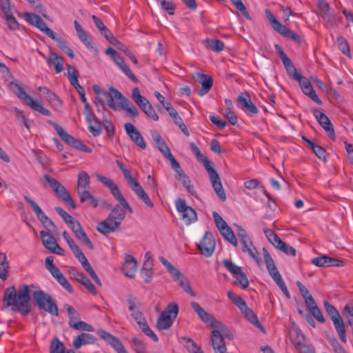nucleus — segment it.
I'll use <instances>...</instances> for the list:
<instances>
[{
  "instance_id": "obj_1",
  "label": "nucleus",
  "mask_w": 353,
  "mask_h": 353,
  "mask_svg": "<svg viewBox=\"0 0 353 353\" xmlns=\"http://www.w3.org/2000/svg\"><path fill=\"white\" fill-rule=\"evenodd\" d=\"M34 287V285L23 284L17 290L14 286L7 288L3 298L5 306L23 315L28 314L31 311L30 288Z\"/></svg>"
},
{
  "instance_id": "obj_2",
  "label": "nucleus",
  "mask_w": 353,
  "mask_h": 353,
  "mask_svg": "<svg viewBox=\"0 0 353 353\" xmlns=\"http://www.w3.org/2000/svg\"><path fill=\"white\" fill-rule=\"evenodd\" d=\"M125 217V211L119 205H117L106 219L98 224L97 229L101 234H110L119 228Z\"/></svg>"
},
{
  "instance_id": "obj_3",
  "label": "nucleus",
  "mask_w": 353,
  "mask_h": 353,
  "mask_svg": "<svg viewBox=\"0 0 353 353\" xmlns=\"http://www.w3.org/2000/svg\"><path fill=\"white\" fill-rule=\"evenodd\" d=\"M92 90L95 94L94 103L99 110L100 108H104L105 102L113 110H117L118 104L116 99H121V94L115 88L110 87L108 92L101 89L99 85L95 84L92 86Z\"/></svg>"
},
{
  "instance_id": "obj_4",
  "label": "nucleus",
  "mask_w": 353,
  "mask_h": 353,
  "mask_svg": "<svg viewBox=\"0 0 353 353\" xmlns=\"http://www.w3.org/2000/svg\"><path fill=\"white\" fill-rule=\"evenodd\" d=\"M9 88L20 99H21L26 105L30 106L33 110L39 112V113L46 116H50L51 114L50 110L43 107L41 101H34L23 90L17 81L10 82Z\"/></svg>"
},
{
  "instance_id": "obj_5",
  "label": "nucleus",
  "mask_w": 353,
  "mask_h": 353,
  "mask_svg": "<svg viewBox=\"0 0 353 353\" xmlns=\"http://www.w3.org/2000/svg\"><path fill=\"white\" fill-rule=\"evenodd\" d=\"M117 164L121 170L130 188L148 207L152 208L154 207L153 202L151 201L139 181L134 179L130 171L128 170L119 161H117Z\"/></svg>"
},
{
  "instance_id": "obj_6",
  "label": "nucleus",
  "mask_w": 353,
  "mask_h": 353,
  "mask_svg": "<svg viewBox=\"0 0 353 353\" xmlns=\"http://www.w3.org/2000/svg\"><path fill=\"white\" fill-rule=\"evenodd\" d=\"M32 297L39 310H43L52 316H58L59 315L57 302L49 294L43 290H35L32 293Z\"/></svg>"
},
{
  "instance_id": "obj_7",
  "label": "nucleus",
  "mask_w": 353,
  "mask_h": 353,
  "mask_svg": "<svg viewBox=\"0 0 353 353\" xmlns=\"http://www.w3.org/2000/svg\"><path fill=\"white\" fill-rule=\"evenodd\" d=\"M264 261L266 265L267 270L269 274L276 283L278 287L281 289L285 296L288 298H290V295L288 288L282 279L281 274L279 273L274 261L266 248H263Z\"/></svg>"
},
{
  "instance_id": "obj_8",
  "label": "nucleus",
  "mask_w": 353,
  "mask_h": 353,
  "mask_svg": "<svg viewBox=\"0 0 353 353\" xmlns=\"http://www.w3.org/2000/svg\"><path fill=\"white\" fill-rule=\"evenodd\" d=\"M159 261L166 268L168 272L172 276L173 280L176 281L183 290L192 296H195L196 294L192 290L190 284L188 279L178 270L171 263H170L163 256L159 257Z\"/></svg>"
},
{
  "instance_id": "obj_9",
  "label": "nucleus",
  "mask_w": 353,
  "mask_h": 353,
  "mask_svg": "<svg viewBox=\"0 0 353 353\" xmlns=\"http://www.w3.org/2000/svg\"><path fill=\"white\" fill-rule=\"evenodd\" d=\"M179 313V307L176 303H169L157 319L156 326L159 330L170 328Z\"/></svg>"
},
{
  "instance_id": "obj_10",
  "label": "nucleus",
  "mask_w": 353,
  "mask_h": 353,
  "mask_svg": "<svg viewBox=\"0 0 353 353\" xmlns=\"http://www.w3.org/2000/svg\"><path fill=\"white\" fill-rule=\"evenodd\" d=\"M288 74L292 79L299 82V86L302 92L305 95H307L316 103L319 105H321L322 103L321 100L316 94V92L313 89L310 81L307 78H306L305 77H303L301 74H299L296 68Z\"/></svg>"
},
{
  "instance_id": "obj_11",
  "label": "nucleus",
  "mask_w": 353,
  "mask_h": 353,
  "mask_svg": "<svg viewBox=\"0 0 353 353\" xmlns=\"http://www.w3.org/2000/svg\"><path fill=\"white\" fill-rule=\"evenodd\" d=\"M43 179L56 194L60 197L66 205L70 206L72 209H75L76 205L64 185L48 174H45Z\"/></svg>"
},
{
  "instance_id": "obj_12",
  "label": "nucleus",
  "mask_w": 353,
  "mask_h": 353,
  "mask_svg": "<svg viewBox=\"0 0 353 353\" xmlns=\"http://www.w3.org/2000/svg\"><path fill=\"white\" fill-rule=\"evenodd\" d=\"M265 14L272 28L275 31L280 33L283 37L296 41V43L301 42L300 37L296 32L287 28L280 23L270 10L266 9L265 10Z\"/></svg>"
},
{
  "instance_id": "obj_13",
  "label": "nucleus",
  "mask_w": 353,
  "mask_h": 353,
  "mask_svg": "<svg viewBox=\"0 0 353 353\" xmlns=\"http://www.w3.org/2000/svg\"><path fill=\"white\" fill-rule=\"evenodd\" d=\"M263 232L269 242L275 248L284 252L287 255L293 256H296V249L292 246L288 245L287 243L283 241L273 230L268 228H264Z\"/></svg>"
},
{
  "instance_id": "obj_14",
  "label": "nucleus",
  "mask_w": 353,
  "mask_h": 353,
  "mask_svg": "<svg viewBox=\"0 0 353 353\" xmlns=\"http://www.w3.org/2000/svg\"><path fill=\"white\" fill-rule=\"evenodd\" d=\"M223 328L212 327L214 330L211 332V341L215 353L226 350L225 343L223 339V335L232 338V334L230 332L226 326L223 324Z\"/></svg>"
},
{
  "instance_id": "obj_15",
  "label": "nucleus",
  "mask_w": 353,
  "mask_h": 353,
  "mask_svg": "<svg viewBox=\"0 0 353 353\" xmlns=\"http://www.w3.org/2000/svg\"><path fill=\"white\" fill-rule=\"evenodd\" d=\"M212 216L214 218V221L215 224L219 229L221 235L224 237L225 240L230 242L232 245L236 247L238 245V241L236 238L232 230V229L228 226V223L225 221V220L219 215V214L216 212H213Z\"/></svg>"
},
{
  "instance_id": "obj_16",
  "label": "nucleus",
  "mask_w": 353,
  "mask_h": 353,
  "mask_svg": "<svg viewBox=\"0 0 353 353\" xmlns=\"http://www.w3.org/2000/svg\"><path fill=\"white\" fill-rule=\"evenodd\" d=\"M175 207L177 212L181 214L183 221L186 225H190L197 219L196 211L188 205L186 201L183 199H177L175 201Z\"/></svg>"
},
{
  "instance_id": "obj_17",
  "label": "nucleus",
  "mask_w": 353,
  "mask_h": 353,
  "mask_svg": "<svg viewBox=\"0 0 353 353\" xmlns=\"http://www.w3.org/2000/svg\"><path fill=\"white\" fill-rule=\"evenodd\" d=\"M52 256H48L45 260L46 269L50 272L57 281L68 292H72L73 289L60 270L54 264Z\"/></svg>"
},
{
  "instance_id": "obj_18",
  "label": "nucleus",
  "mask_w": 353,
  "mask_h": 353,
  "mask_svg": "<svg viewBox=\"0 0 353 353\" xmlns=\"http://www.w3.org/2000/svg\"><path fill=\"white\" fill-rule=\"evenodd\" d=\"M205 169L209 174L210 182L216 195L222 201H225L227 196L218 173L211 166L210 163H207Z\"/></svg>"
},
{
  "instance_id": "obj_19",
  "label": "nucleus",
  "mask_w": 353,
  "mask_h": 353,
  "mask_svg": "<svg viewBox=\"0 0 353 353\" xmlns=\"http://www.w3.org/2000/svg\"><path fill=\"white\" fill-rule=\"evenodd\" d=\"M191 307L196 313L199 317L211 327L223 328V324L216 320L212 314L206 312L197 302L192 301Z\"/></svg>"
},
{
  "instance_id": "obj_20",
  "label": "nucleus",
  "mask_w": 353,
  "mask_h": 353,
  "mask_svg": "<svg viewBox=\"0 0 353 353\" xmlns=\"http://www.w3.org/2000/svg\"><path fill=\"white\" fill-rule=\"evenodd\" d=\"M23 17L28 23L38 28L50 38L54 37V32L48 27L46 22L39 15L32 12H23Z\"/></svg>"
},
{
  "instance_id": "obj_21",
  "label": "nucleus",
  "mask_w": 353,
  "mask_h": 353,
  "mask_svg": "<svg viewBox=\"0 0 353 353\" xmlns=\"http://www.w3.org/2000/svg\"><path fill=\"white\" fill-rule=\"evenodd\" d=\"M24 199L32 207L35 215L44 228L49 231H50V228H56L54 223L45 214L39 205L32 199L28 196H24Z\"/></svg>"
},
{
  "instance_id": "obj_22",
  "label": "nucleus",
  "mask_w": 353,
  "mask_h": 353,
  "mask_svg": "<svg viewBox=\"0 0 353 353\" xmlns=\"http://www.w3.org/2000/svg\"><path fill=\"white\" fill-rule=\"evenodd\" d=\"M215 245L216 243L212 234L207 231L201 241L198 243L197 247L201 254L210 257L214 251Z\"/></svg>"
},
{
  "instance_id": "obj_23",
  "label": "nucleus",
  "mask_w": 353,
  "mask_h": 353,
  "mask_svg": "<svg viewBox=\"0 0 353 353\" xmlns=\"http://www.w3.org/2000/svg\"><path fill=\"white\" fill-rule=\"evenodd\" d=\"M317 6L320 14L325 22L330 26H336L337 21L334 11L330 10V7L325 0H317Z\"/></svg>"
},
{
  "instance_id": "obj_24",
  "label": "nucleus",
  "mask_w": 353,
  "mask_h": 353,
  "mask_svg": "<svg viewBox=\"0 0 353 353\" xmlns=\"http://www.w3.org/2000/svg\"><path fill=\"white\" fill-rule=\"evenodd\" d=\"M40 236L42 243L46 249L58 255H64V250L59 245L54 236L49 232L41 231Z\"/></svg>"
},
{
  "instance_id": "obj_25",
  "label": "nucleus",
  "mask_w": 353,
  "mask_h": 353,
  "mask_svg": "<svg viewBox=\"0 0 353 353\" xmlns=\"http://www.w3.org/2000/svg\"><path fill=\"white\" fill-rule=\"evenodd\" d=\"M99 336L107 342L117 353H128L121 341L110 333L103 330L97 331Z\"/></svg>"
},
{
  "instance_id": "obj_26",
  "label": "nucleus",
  "mask_w": 353,
  "mask_h": 353,
  "mask_svg": "<svg viewBox=\"0 0 353 353\" xmlns=\"http://www.w3.org/2000/svg\"><path fill=\"white\" fill-rule=\"evenodd\" d=\"M124 128L126 134L137 146L139 147L142 150H145L146 148L147 145L143 137L133 124L126 123L124 124Z\"/></svg>"
},
{
  "instance_id": "obj_27",
  "label": "nucleus",
  "mask_w": 353,
  "mask_h": 353,
  "mask_svg": "<svg viewBox=\"0 0 353 353\" xmlns=\"http://www.w3.org/2000/svg\"><path fill=\"white\" fill-rule=\"evenodd\" d=\"M68 225L78 239L81 241L90 250L94 249L93 244L89 239L88 236H87L86 233L83 230L82 226L81 225L78 220L74 219Z\"/></svg>"
},
{
  "instance_id": "obj_28",
  "label": "nucleus",
  "mask_w": 353,
  "mask_h": 353,
  "mask_svg": "<svg viewBox=\"0 0 353 353\" xmlns=\"http://www.w3.org/2000/svg\"><path fill=\"white\" fill-rule=\"evenodd\" d=\"M150 134L153 142L159 150L163 154L165 158L170 160L174 157L170 150L159 133L156 130H152Z\"/></svg>"
},
{
  "instance_id": "obj_29",
  "label": "nucleus",
  "mask_w": 353,
  "mask_h": 353,
  "mask_svg": "<svg viewBox=\"0 0 353 353\" xmlns=\"http://www.w3.org/2000/svg\"><path fill=\"white\" fill-rule=\"evenodd\" d=\"M241 108L248 115H254L258 113V108L252 102L250 94L248 92L241 93L237 98Z\"/></svg>"
},
{
  "instance_id": "obj_30",
  "label": "nucleus",
  "mask_w": 353,
  "mask_h": 353,
  "mask_svg": "<svg viewBox=\"0 0 353 353\" xmlns=\"http://www.w3.org/2000/svg\"><path fill=\"white\" fill-rule=\"evenodd\" d=\"M312 263L318 267H342L345 265L343 261L327 255L315 257L312 259Z\"/></svg>"
},
{
  "instance_id": "obj_31",
  "label": "nucleus",
  "mask_w": 353,
  "mask_h": 353,
  "mask_svg": "<svg viewBox=\"0 0 353 353\" xmlns=\"http://www.w3.org/2000/svg\"><path fill=\"white\" fill-rule=\"evenodd\" d=\"M137 269V261L136 259L130 254H125L124 263L122 266L123 274L129 277L133 278Z\"/></svg>"
},
{
  "instance_id": "obj_32",
  "label": "nucleus",
  "mask_w": 353,
  "mask_h": 353,
  "mask_svg": "<svg viewBox=\"0 0 353 353\" xmlns=\"http://www.w3.org/2000/svg\"><path fill=\"white\" fill-rule=\"evenodd\" d=\"M48 123L54 128L57 133L63 141H64L70 146L74 148L75 143H77V139H75L72 135L69 134L61 126H60L56 122L51 120H48Z\"/></svg>"
},
{
  "instance_id": "obj_33",
  "label": "nucleus",
  "mask_w": 353,
  "mask_h": 353,
  "mask_svg": "<svg viewBox=\"0 0 353 353\" xmlns=\"http://www.w3.org/2000/svg\"><path fill=\"white\" fill-rule=\"evenodd\" d=\"M314 116L316 118L319 124L323 127V128L325 130L327 135L333 138L335 135L334 128L332 124L331 123L329 118L322 112L319 110H316L314 112Z\"/></svg>"
},
{
  "instance_id": "obj_34",
  "label": "nucleus",
  "mask_w": 353,
  "mask_h": 353,
  "mask_svg": "<svg viewBox=\"0 0 353 353\" xmlns=\"http://www.w3.org/2000/svg\"><path fill=\"white\" fill-rule=\"evenodd\" d=\"M243 248L242 251L244 253L248 254V255L254 259L258 264L261 262V259L259 256L256 248L254 246L253 243L250 238L240 241Z\"/></svg>"
},
{
  "instance_id": "obj_35",
  "label": "nucleus",
  "mask_w": 353,
  "mask_h": 353,
  "mask_svg": "<svg viewBox=\"0 0 353 353\" xmlns=\"http://www.w3.org/2000/svg\"><path fill=\"white\" fill-rule=\"evenodd\" d=\"M196 79L202 86L201 89L198 91V94L200 97H203V95L206 94L211 89L213 84L212 78L207 74L197 73Z\"/></svg>"
},
{
  "instance_id": "obj_36",
  "label": "nucleus",
  "mask_w": 353,
  "mask_h": 353,
  "mask_svg": "<svg viewBox=\"0 0 353 353\" xmlns=\"http://www.w3.org/2000/svg\"><path fill=\"white\" fill-rule=\"evenodd\" d=\"M110 191L111 192L113 196L119 202V205L122 209L124 210H126L129 212L132 213L133 210L129 205V203L127 202V201L125 199L123 196L122 195L119 187L117 185L114 183L110 188Z\"/></svg>"
},
{
  "instance_id": "obj_37",
  "label": "nucleus",
  "mask_w": 353,
  "mask_h": 353,
  "mask_svg": "<svg viewBox=\"0 0 353 353\" xmlns=\"http://www.w3.org/2000/svg\"><path fill=\"white\" fill-rule=\"evenodd\" d=\"M238 308L241 310V312L244 314L245 318L250 323L257 326L258 327H261V329H263V327L260 324L257 316L254 314L253 311L248 306L245 301L238 307Z\"/></svg>"
},
{
  "instance_id": "obj_38",
  "label": "nucleus",
  "mask_w": 353,
  "mask_h": 353,
  "mask_svg": "<svg viewBox=\"0 0 353 353\" xmlns=\"http://www.w3.org/2000/svg\"><path fill=\"white\" fill-rule=\"evenodd\" d=\"M97 339L92 334L88 333H81L73 341V346L76 349L80 348L83 345L94 344Z\"/></svg>"
},
{
  "instance_id": "obj_39",
  "label": "nucleus",
  "mask_w": 353,
  "mask_h": 353,
  "mask_svg": "<svg viewBox=\"0 0 353 353\" xmlns=\"http://www.w3.org/2000/svg\"><path fill=\"white\" fill-rule=\"evenodd\" d=\"M74 26L80 40L86 46L87 48H92L93 46L92 39L77 20L74 21Z\"/></svg>"
},
{
  "instance_id": "obj_40",
  "label": "nucleus",
  "mask_w": 353,
  "mask_h": 353,
  "mask_svg": "<svg viewBox=\"0 0 353 353\" xmlns=\"http://www.w3.org/2000/svg\"><path fill=\"white\" fill-rule=\"evenodd\" d=\"M48 63H51L54 66L56 73L59 74L63 71V58L59 56L56 52L50 50L47 59Z\"/></svg>"
},
{
  "instance_id": "obj_41",
  "label": "nucleus",
  "mask_w": 353,
  "mask_h": 353,
  "mask_svg": "<svg viewBox=\"0 0 353 353\" xmlns=\"http://www.w3.org/2000/svg\"><path fill=\"white\" fill-rule=\"evenodd\" d=\"M115 64L120 68V70L132 81L137 82L138 81L136 76L131 72L128 66L125 63L123 58L119 55L114 60Z\"/></svg>"
},
{
  "instance_id": "obj_42",
  "label": "nucleus",
  "mask_w": 353,
  "mask_h": 353,
  "mask_svg": "<svg viewBox=\"0 0 353 353\" xmlns=\"http://www.w3.org/2000/svg\"><path fill=\"white\" fill-rule=\"evenodd\" d=\"M77 194L79 196L80 201L81 203L87 202L88 205L92 206L93 208H97L98 206V199L94 196L87 190H83V191H79V193Z\"/></svg>"
},
{
  "instance_id": "obj_43",
  "label": "nucleus",
  "mask_w": 353,
  "mask_h": 353,
  "mask_svg": "<svg viewBox=\"0 0 353 353\" xmlns=\"http://www.w3.org/2000/svg\"><path fill=\"white\" fill-rule=\"evenodd\" d=\"M90 186V176L85 171H80L77 179V193L83 191Z\"/></svg>"
},
{
  "instance_id": "obj_44",
  "label": "nucleus",
  "mask_w": 353,
  "mask_h": 353,
  "mask_svg": "<svg viewBox=\"0 0 353 353\" xmlns=\"http://www.w3.org/2000/svg\"><path fill=\"white\" fill-rule=\"evenodd\" d=\"M275 48L279 54L280 58L282 60L283 64L287 71V73L289 74L290 72H292L296 68L294 67V65L292 63V62L291 61V60L288 58V57L285 54V53L281 50V47L278 44H276L275 46Z\"/></svg>"
},
{
  "instance_id": "obj_45",
  "label": "nucleus",
  "mask_w": 353,
  "mask_h": 353,
  "mask_svg": "<svg viewBox=\"0 0 353 353\" xmlns=\"http://www.w3.org/2000/svg\"><path fill=\"white\" fill-rule=\"evenodd\" d=\"M132 97L134 102L142 110L144 107L147 106L150 102L149 101L140 94L138 88H134L132 91Z\"/></svg>"
},
{
  "instance_id": "obj_46",
  "label": "nucleus",
  "mask_w": 353,
  "mask_h": 353,
  "mask_svg": "<svg viewBox=\"0 0 353 353\" xmlns=\"http://www.w3.org/2000/svg\"><path fill=\"white\" fill-rule=\"evenodd\" d=\"M141 275L145 283H149L151 282L153 275V265H151L150 261L143 264V267L141 270Z\"/></svg>"
},
{
  "instance_id": "obj_47",
  "label": "nucleus",
  "mask_w": 353,
  "mask_h": 353,
  "mask_svg": "<svg viewBox=\"0 0 353 353\" xmlns=\"http://www.w3.org/2000/svg\"><path fill=\"white\" fill-rule=\"evenodd\" d=\"M304 139L308 143V145L318 158L320 159L325 160L327 157V152L323 148L314 144L312 141L307 139L304 138Z\"/></svg>"
},
{
  "instance_id": "obj_48",
  "label": "nucleus",
  "mask_w": 353,
  "mask_h": 353,
  "mask_svg": "<svg viewBox=\"0 0 353 353\" xmlns=\"http://www.w3.org/2000/svg\"><path fill=\"white\" fill-rule=\"evenodd\" d=\"M205 46L208 49L217 52H221L225 48L223 42L218 39H206Z\"/></svg>"
},
{
  "instance_id": "obj_49",
  "label": "nucleus",
  "mask_w": 353,
  "mask_h": 353,
  "mask_svg": "<svg viewBox=\"0 0 353 353\" xmlns=\"http://www.w3.org/2000/svg\"><path fill=\"white\" fill-rule=\"evenodd\" d=\"M323 305L333 323L341 319V316L335 307L331 305L327 301H324Z\"/></svg>"
},
{
  "instance_id": "obj_50",
  "label": "nucleus",
  "mask_w": 353,
  "mask_h": 353,
  "mask_svg": "<svg viewBox=\"0 0 353 353\" xmlns=\"http://www.w3.org/2000/svg\"><path fill=\"white\" fill-rule=\"evenodd\" d=\"M336 43L341 52L349 58H351L350 46L347 39L343 36H339L336 38Z\"/></svg>"
},
{
  "instance_id": "obj_51",
  "label": "nucleus",
  "mask_w": 353,
  "mask_h": 353,
  "mask_svg": "<svg viewBox=\"0 0 353 353\" xmlns=\"http://www.w3.org/2000/svg\"><path fill=\"white\" fill-rule=\"evenodd\" d=\"M81 264L82 265L83 268L89 273L90 276L92 278V279L94 281V282L99 286L102 285V283L101 282L100 279L97 276V274L95 273V272L93 270L92 268L91 267L90 264L89 263L87 258L84 259L81 261H80Z\"/></svg>"
},
{
  "instance_id": "obj_52",
  "label": "nucleus",
  "mask_w": 353,
  "mask_h": 353,
  "mask_svg": "<svg viewBox=\"0 0 353 353\" xmlns=\"http://www.w3.org/2000/svg\"><path fill=\"white\" fill-rule=\"evenodd\" d=\"M68 323L71 327L76 330L94 331V327L91 325L82 321H76L74 323H71V321H68Z\"/></svg>"
},
{
  "instance_id": "obj_53",
  "label": "nucleus",
  "mask_w": 353,
  "mask_h": 353,
  "mask_svg": "<svg viewBox=\"0 0 353 353\" xmlns=\"http://www.w3.org/2000/svg\"><path fill=\"white\" fill-rule=\"evenodd\" d=\"M336 331L341 339V341L346 343H347V336H346V330L345 328V325L342 319L335 322L333 323Z\"/></svg>"
},
{
  "instance_id": "obj_54",
  "label": "nucleus",
  "mask_w": 353,
  "mask_h": 353,
  "mask_svg": "<svg viewBox=\"0 0 353 353\" xmlns=\"http://www.w3.org/2000/svg\"><path fill=\"white\" fill-rule=\"evenodd\" d=\"M0 261H1L0 267V278L5 281L8 277V261L5 254L0 253Z\"/></svg>"
},
{
  "instance_id": "obj_55",
  "label": "nucleus",
  "mask_w": 353,
  "mask_h": 353,
  "mask_svg": "<svg viewBox=\"0 0 353 353\" xmlns=\"http://www.w3.org/2000/svg\"><path fill=\"white\" fill-rule=\"evenodd\" d=\"M185 342V347L191 353H204L203 350L190 338L183 337L181 339Z\"/></svg>"
},
{
  "instance_id": "obj_56",
  "label": "nucleus",
  "mask_w": 353,
  "mask_h": 353,
  "mask_svg": "<svg viewBox=\"0 0 353 353\" xmlns=\"http://www.w3.org/2000/svg\"><path fill=\"white\" fill-rule=\"evenodd\" d=\"M67 244L68 245L69 248L73 252L74 255L76 256V258L79 260V262L86 258L84 254L82 252V251L80 250L79 246L75 243L74 241L72 239L68 241Z\"/></svg>"
},
{
  "instance_id": "obj_57",
  "label": "nucleus",
  "mask_w": 353,
  "mask_h": 353,
  "mask_svg": "<svg viewBox=\"0 0 353 353\" xmlns=\"http://www.w3.org/2000/svg\"><path fill=\"white\" fill-rule=\"evenodd\" d=\"M128 310L130 312H134L140 309L141 303L137 297L131 294L126 296Z\"/></svg>"
},
{
  "instance_id": "obj_58",
  "label": "nucleus",
  "mask_w": 353,
  "mask_h": 353,
  "mask_svg": "<svg viewBox=\"0 0 353 353\" xmlns=\"http://www.w3.org/2000/svg\"><path fill=\"white\" fill-rule=\"evenodd\" d=\"M3 14L6 25L8 26V28L13 31L18 30L19 28V24L15 17H13L12 13L10 12L8 14L6 13Z\"/></svg>"
},
{
  "instance_id": "obj_59",
  "label": "nucleus",
  "mask_w": 353,
  "mask_h": 353,
  "mask_svg": "<svg viewBox=\"0 0 353 353\" xmlns=\"http://www.w3.org/2000/svg\"><path fill=\"white\" fill-rule=\"evenodd\" d=\"M233 277L236 280V283L239 285L243 289H245L249 285V281L247 279L245 274L241 269Z\"/></svg>"
},
{
  "instance_id": "obj_60",
  "label": "nucleus",
  "mask_w": 353,
  "mask_h": 353,
  "mask_svg": "<svg viewBox=\"0 0 353 353\" xmlns=\"http://www.w3.org/2000/svg\"><path fill=\"white\" fill-rule=\"evenodd\" d=\"M68 76L70 84L75 88L79 83L77 71L76 68L72 65H68L67 67Z\"/></svg>"
},
{
  "instance_id": "obj_61",
  "label": "nucleus",
  "mask_w": 353,
  "mask_h": 353,
  "mask_svg": "<svg viewBox=\"0 0 353 353\" xmlns=\"http://www.w3.org/2000/svg\"><path fill=\"white\" fill-rule=\"evenodd\" d=\"M51 105L56 110H59L62 106V101L60 98L52 91L47 95L46 98Z\"/></svg>"
},
{
  "instance_id": "obj_62",
  "label": "nucleus",
  "mask_w": 353,
  "mask_h": 353,
  "mask_svg": "<svg viewBox=\"0 0 353 353\" xmlns=\"http://www.w3.org/2000/svg\"><path fill=\"white\" fill-rule=\"evenodd\" d=\"M131 316L134 319L140 329L148 323L140 309L131 312Z\"/></svg>"
},
{
  "instance_id": "obj_63",
  "label": "nucleus",
  "mask_w": 353,
  "mask_h": 353,
  "mask_svg": "<svg viewBox=\"0 0 353 353\" xmlns=\"http://www.w3.org/2000/svg\"><path fill=\"white\" fill-rule=\"evenodd\" d=\"M65 347L62 342L57 338L54 339L51 342L50 353H64Z\"/></svg>"
},
{
  "instance_id": "obj_64",
  "label": "nucleus",
  "mask_w": 353,
  "mask_h": 353,
  "mask_svg": "<svg viewBox=\"0 0 353 353\" xmlns=\"http://www.w3.org/2000/svg\"><path fill=\"white\" fill-rule=\"evenodd\" d=\"M294 346L300 353H316L315 349L312 345L303 343L301 341L294 343Z\"/></svg>"
}]
</instances>
